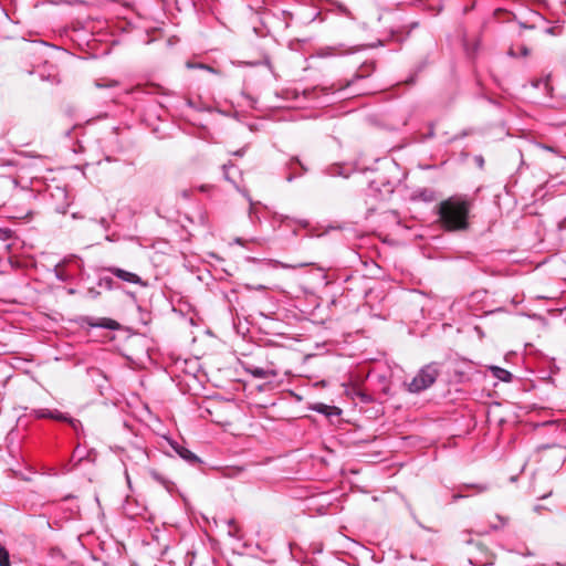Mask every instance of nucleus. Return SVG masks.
<instances>
[{
  "mask_svg": "<svg viewBox=\"0 0 566 566\" xmlns=\"http://www.w3.org/2000/svg\"><path fill=\"white\" fill-rule=\"evenodd\" d=\"M471 206L465 199L450 197L439 205V221L448 231H461L469 227V212Z\"/></svg>",
  "mask_w": 566,
  "mask_h": 566,
  "instance_id": "nucleus-1",
  "label": "nucleus"
},
{
  "mask_svg": "<svg viewBox=\"0 0 566 566\" xmlns=\"http://www.w3.org/2000/svg\"><path fill=\"white\" fill-rule=\"evenodd\" d=\"M440 375L439 364L430 363L419 369L416 376L407 385L408 391L419 394L430 388Z\"/></svg>",
  "mask_w": 566,
  "mask_h": 566,
  "instance_id": "nucleus-2",
  "label": "nucleus"
},
{
  "mask_svg": "<svg viewBox=\"0 0 566 566\" xmlns=\"http://www.w3.org/2000/svg\"><path fill=\"white\" fill-rule=\"evenodd\" d=\"M105 271L109 272L111 274H113L114 276H116L117 279H119L124 282L137 284L140 286L147 285L146 282H144L139 275H137L136 273L126 271L124 269H120L117 266H108L105 269Z\"/></svg>",
  "mask_w": 566,
  "mask_h": 566,
  "instance_id": "nucleus-3",
  "label": "nucleus"
},
{
  "mask_svg": "<svg viewBox=\"0 0 566 566\" xmlns=\"http://www.w3.org/2000/svg\"><path fill=\"white\" fill-rule=\"evenodd\" d=\"M168 443L172 451L182 460H185L187 463L191 465H196L198 463H201V460L198 455H196L192 451L187 449L185 446L180 444L177 441L168 440Z\"/></svg>",
  "mask_w": 566,
  "mask_h": 566,
  "instance_id": "nucleus-4",
  "label": "nucleus"
},
{
  "mask_svg": "<svg viewBox=\"0 0 566 566\" xmlns=\"http://www.w3.org/2000/svg\"><path fill=\"white\" fill-rule=\"evenodd\" d=\"M357 51L356 48H346L344 44L323 46L317 51L319 57H332L353 54Z\"/></svg>",
  "mask_w": 566,
  "mask_h": 566,
  "instance_id": "nucleus-5",
  "label": "nucleus"
},
{
  "mask_svg": "<svg viewBox=\"0 0 566 566\" xmlns=\"http://www.w3.org/2000/svg\"><path fill=\"white\" fill-rule=\"evenodd\" d=\"M83 322L90 327L105 328L109 331H117L119 328L118 322L107 317L95 318L92 316H86L83 318Z\"/></svg>",
  "mask_w": 566,
  "mask_h": 566,
  "instance_id": "nucleus-6",
  "label": "nucleus"
},
{
  "mask_svg": "<svg viewBox=\"0 0 566 566\" xmlns=\"http://www.w3.org/2000/svg\"><path fill=\"white\" fill-rule=\"evenodd\" d=\"M244 370L255 379L275 378L277 371L275 369H264L254 365H244Z\"/></svg>",
  "mask_w": 566,
  "mask_h": 566,
  "instance_id": "nucleus-7",
  "label": "nucleus"
},
{
  "mask_svg": "<svg viewBox=\"0 0 566 566\" xmlns=\"http://www.w3.org/2000/svg\"><path fill=\"white\" fill-rule=\"evenodd\" d=\"M353 169L345 164H333L324 169V174L329 177H349Z\"/></svg>",
  "mask_w": 566,
  "mask_h": 566,
  "instance_id": "nucleus-8",
  "label": "nucleus"
},
{
  "mask_svg": "<svg viewBox=\"0 0 566 566\" xmlns=\"http://www.w3.org/2000/svg\"><path fill=\"white\" fill-rule=\"evenodd\" d=\"M34 415L36 418L39 419H54V420H57V421H65V420H69V415L67 413H63L61 412L60 410L57 409H46V408H43V409H38V410H34Z\"/></svg>",
  "mask_w": 566,
  "mask_h": 566,
  "instance_id": "nucleus-9",
  "label": "nucleus"
},
{
  "mask_svg": "<svg viewBox=\"0 0 566 566\" xmlns=\"http://www.w3.org/2000/svg\"><path fill=\"white\" fill-rule=\"evenodd\" d=\"M311 410L316 411L326 417L339 416L342 410L335 406H328L323 402H316L311 406Z\"/></svg>",
  "mask_w": 566,
  "mask_h": 566,
  "instance_id": "nucleus-10",
  "label": "nucleus"
},
{
  "mask_svg": "<svg viewBox=\"0 0 566 566\" xmlns=\"http://www.w3.org/2000/svg\"><path fill=\"white\" fill-rule=\"evenodd\" d=\"M489 370L491 371L492 376L496 379L504 381V382H511L513 379V375L511 371L499 367V366H490Z\"/></svg>",
  "mask_w": 566,
  "mask_h": 566,
  "instance_id": "nucleus-11",
  "label": "nucleus"
},
{
  "mask_svg": "<svg viewBox=\"0 0 566 566\" xmlns=\"http://www.w3.org/2000/svg\"><path fill=\"white\" fill-rule=\"evenodd\" d=\"M375 70V66L373 63L370 64H363L360 67V71L355 74V76L352 78L350 82H348V86L355 84L357 81L368 77L371 72Z\"/></svg>",
  "mask_w": 566,
  "mask_h": 566,
  "instance_id": "nucleus-12",
  "label": "nucleus"
},
{
  "mask_svg": "<svg viewBox=\"0 0 566 566\" xmlns=\"http://www.w3.org/2000/svg\"><path fill=\"white\" fill-rule=\"evenodd\" d=\"M149 476L156 481L158 484L163 485L165 489L170 490V485L172 484L164 474L158 472L155 469L149 470Z\"/></svg>",
  "mask_w": 566,
  "mask_h": 566,
  "instance_id": "nucleus-13",
  "label": "nucleus"
},
{
  "mask_svg": "<svg viewBox=\"0 0 566 566\" xmlns=\"http://www.w3.org/2000/svg\"><path fill=\"white\" fill-rule=\"evenodd\" d=\"M222 170H223L224 179L228 180L229 182L235 185V180L232 176V171L237 170L235 166L232 163L224 164L222 166Z\"/></svg>",
  "mask_w": 566,
  "mask_h": 566,
  "instance_id": "nucleus-14",
  "label": "nucleus"
},
{
  "mask_svg": "<svg viewBox=\"0 0 566 566\" xmlns=\"http://www.w3.org/2000/svg\"><path fill=\"white\" fill-rule=\"evenodd\" d=\"M0 566H11L10 554L2 545H0Z\"/></svg>",
  "mask_w": 566,
  "mask_h": 566,
  "instance_id": "nucleus-15",
  "label": "nucleus"
},
{
  "mask_svg": "<svg viewBox=\"0 0 566 566\" xmlns=\"http://www.w3.org/2000/svg\"><path fill=\"white\" fill-rule=\"evenodd\" d=\"M334 6H335V8H336V11H337L339 14L345 15V17H347V18H349V19H352V20H354V19H355V18H354V15H353V13L350 12V10H349L345 4H343V3H340V2H334Z\"/></svg>",
  "mask_w": 566,
  "mask_h": 566,
  "instance_id": "nucleus-16",
  "label": "nucleus"
},
{
  "mask_svg": "<svg viewBox=\"0 0 566 566\" xmlns=\"http://www.w3.org/2000/svg\"><path fill=\"white\" fill-rule=\"evenodd\" d=\"M64 422H67L77 434L83 431V424L78 419L69 416V420H65Z\"/></svg>",
  "mask_w": 566,
  "mask_h": 566,
  "instance_id": "nucleus-17",
  "label": "nucleus"
},
{
  "mask_svg": "<svg viewBox=\"0 0 566 566\" xmlns=\"http://www.w3.org/2000/svg\"><path fill=\"white\" fill-rule=\"evenodd\" d=\"M535 147L539 148V149H543V150H547L549 153H553L554 155L556 156H560V151L558 148L554 147V146H549V145H546V144H543V143H535L534 144Z\"/></svg>",
  "mask_w": 566,
  "mask_h": 566,
  "instance_id": "nucleus-18",
  "label": "nucleus"
},
{
  "mask_svg": "<svg viewBox=\"0 0 566 566\" xmlns=\"http://www.w3.org/2000/svg\"><path fill=\"white\" fill-rule=\"evenodd\" d=\"M417 197L424 201H431L433 199V191L430 189H421L417 192Z\"/></svg>",
  "mask_w": 566,
  "mask_h": 566,
  "instance_id": "nucleus-19",
  "label": "nucleus"
},
{
  "mask_svg": "<svg viewBox=\"0 0 566 566\" xmlns=\"http://www.w3.org/2000/svg\"><path fill=\"white\" fill-rule=\"evenodd\" d=\"M13 235V231L10 228L0 227V240L7 241L11 239Z\"/></svg>",
  "mask_w": 566,
  "mask_h": 566,
  "instance_id": "nucleus-20",
  "label": "nucleus"
},
{
  "mask_svg": "<svg viewBox=\"0 0 566 566\" xmlns=\"http://www.w3.org/2000/svg\"><path fill=\"white\" fill-rule=\"evenodd\" d=\"M116 85H117L116 81H98V82H96L97 87H113Z\"/></svg>",
  "mask_w": 566,
  "mask_h": 566,
  "instance_id": "nucleus-21",
  "label": "nucleus"
},
{
  "mask_svg": "<svg viewBox=\"0 0 566 566\" xmlns=\"http://www.w3.org/2000/svg\"><path fill=\"white\" fill-rule=\"evenodd\" d=\"M187 67L188 69H195V67H198V69H206L208 71H212V67L208 66V65H205V64H201V63H192V62H187Z\"/></svg>",
  "mask_w": 566,
  "mask_h": 566,
  "instance_id": "nucleus-22",
  "label": "nucleus"
},
{
  "mask_svg": "<svg viewBox=\"0 0 566 566\" xmlns=\"http://www.w3.org/2000/svg\"><path fill=\"white\" fill-rule=\"evenodd\" d=\"M99 286H106L107 289H112L113 286V280L111 277H101L99 279Z\"/></svg>",
  "mask_w": 566,
  "mask_h": 566,
  "instance_id": "nucleus-23",
  "label": "nucleus"
},
{
  "mask_svg": "<svg viewBox=\"0 0 566 566\" xmlns=\"http://www.w3.org/2000/svg\"><path fill=\"white\" fill-rule=\"evenodd\" d=\"M249 216H250V219L253 221L254 219H258L259 220V217L256 216V213L254 212L253 210V203L251 202V207H250V212H249Z\"/></svg>",
  "mask_w": 566,
  "mask_h": 566,
  "instance_id": "nucleus-24",
  "label": "nucleus"
},
{
  "mask_svg": "<svg viewBox=\"0 0 566 566\" xmlns=\"http://www.w3.org/2000/svg\"><path fill=\"white\" fill-rule=\"evenodd\" d=\"M228 534H229L231 537H239V536H238V530H237V526H235V527H229Z\"/></svg>",
  "mask_w": 566,
  "mask_h": 566,
  "instance_id": "nucleus-25",
  "label": "nucleus"
},
{
  "mask_svg": "<svg viewBox=\"0 0 566 566\" xmlns=\"http://www.w3.org/2000/svg\"><path fill=\"white\" fill-rule=\"evenodd\" d=\"M247 289L248 290H258V291H263L265 290V286L264 285H258V286H251V285H247Z\"/></svg>",
  "mask_w": 566,
  "mask_h": 566,
  "instance_id": "nucleus-26",
  "label": "nucleus"
},
{
  "mask_svg": "<svg viewBox=\"0 0 566 566\" xmlns=\"http://www.w3.org/2000/svg\"><path fill=\"white\" fill-rule=\"evenodd\" d=\"M245 154V148H241L233 153L234 156L242 157Z\"/></svg>",
  "mask_w": 566,
  "mask_h": 566,
  "instance_id": "nucleus-27",
  "label": "nucleus"
},
{
  "mask_svg": "<svg viewBox=\"0 0 566 566\" xmlns=\"http://www.w3.org/2000/svg\"><path fill=\"white\" fill-rule=\"evenodd\" d=\"M521 54H522V55H524V56H526V55H528V54H530V50H528L526 46H522V48H521Z\"/></svg>",
  "mask_w": 566,
  "mask_h": 566,
  "instance_id": "nucleus-28",
  "label": "nucleus"
},
{
  "mask_svg": "<svg viewBox=\"0 0 566 566\" xmlns=\"http://www.w3.org/2000/svg\"><path fill=\"white\" fill-rule=\"evenodd\" d=\"M271 262H272L275 266H281V268H284V269H285V268H290L289 265L283 264V263H281L280 261H271Z\"/></svg>",
  "mask_w": 566,
  "mask_h": 566,
  "instance_id": "nucleus-29",
  "label": "nucleus"
},
{
  "mask_svg": "<svg viewBox=\"0 0 566 566\" xmlns=\"http://www.w3.org/2000/svg\"><path fill=\"white\" fill-rule=\"evenodd\" d=\"M99 223H101V226H102L103 228L107 229V227H108V222H107V220H106L105 218H102V219L99 220Z\"/></svg>",
  "mask_w": 566,
  "mask_h": 566,
  "instance_id": "nucleus-30",
  "label": "nucleus"
},
{
  "mask_svg": "<svg viewBox=\"0 0 566 566\" xmlns=\"http://www.w3.org/2000/svg\"><path fill=\"white\" fill-rule=\"evenodd\" d=\"M360 398H361V401H364V402H368L370 400L369 396L366 394H361Z\"/></svg>",
  "mask_w": 566,
  "mask_h": 566,
  "instance_id": "nucleus-31",
  "label": "nucleus"
},
{
  "mask_svg": "<svg viewBox=\"0 0 566 566\" xmlns=\"http://www.w3.org/2000/svg\"><path fill=\"white\" fill-rule=\"evenodd\" d=\"M462 497H464V495L460 494V493L453 494V496H452L453 501H458L459 499H462Z\"/></svg>",
  "mask_w": 566,
  "mask_h": 566,
  "instance_id": "nucleus-32",
  "label": "nucleus"
},
{
  "mask_svg": "<svg viewBox=\"0 0 566 566\" xmlns=\"http://www.w3.org/2000/svg\"><path fill=\"white\" fill-rule=\"evenodd\" d=\"M228 526H229V527H235V522H234V520H233V518H230V520L228 521Z\"/></svg>",
  "mask_w": 566,
  "mask_h": 566,
  "instance_id": "nucleus-33",
  "label": "nucleus"
},
{
  "mask_svg": "<svg viewBox=\"0 0 566 566\" xmlns=\"http://www.w3.org/2000/svg\"><path fill=\"white\" fill-rule=\"evenodd\" d=\"M234 242H235L237 244H240V245H243V243H244L243 239H241V238H235V239H234Z\"/></svg>",
  "mask_w": 566,
  "mask_h": 566,
  "instance_id": "nucleus-34",
  "label": "nucleus"
},
{
  "mask_svg": "<svg viewBox=\"0 0 566 566\" xmlns=\"http://www.w3.org/2000/svg\"><path fill=\"white\" fill-rule=\"evenodd\" d=\"M187 106L195 107L193 102L191 99L186 101Z\"/></svg>",
  "mask_w": 566,
  "mask_h": 566,
  "instance_id": "nucleus-35",
  "label": "nucleus"
},
{
  "mask_svg": "<svg viewBox=\"0 0 566 566\" xmlns=\"http://www.w3.org/2000/svg\"><path fill=\"white\" fill-rule=\"evenodd\" d=\"M125 475H126V481H127L128 485H130V479H129V475H128L127 471H125Z\"/></svg>",
  "mask_w": 566,
  "mask_h": 566,
  "instance_id": "nucleus-36",
  "label": "nucleus"
},
{
  "mask_svg": "<svg viewBox=\"0 0 566 566\" xmlns=\"http://www.w3.org/2000/svg\"><path fill=\"white\" fill-rule=\"evenodd\" d=\"M56 279H59L60 281H64L65 280L59 272H56Z\"/></svg>",
  "mask_w": 566,
  "mask_h": 566,
  "instance_id": "nucleus-37",
  "label": "nucleus"
},
{
  "mask_svg": "<svg viewBox=\"0 0 566 566\" xmlns=\"http://www.w3.org/2000/svg\"><path fill=\"white\" fill-rule=\"evenodd\" d=\"M293 179H294V176H293V175H289V176L286 177V180H287L289 182H291Z\"/></svg>",
  "mask_w": 566,
  "mask_h": 566,
  "instance_id": "nucleus-38",
  "label": "nucleus"
},
{
  "mask_svg": "<svg viewBox=\"0 0 566 566\" xmlns=\"http://www.w3.org/2000/svg\"><path fill=\"white\" fill-rule=\"evenodd\" d=\"M478 164H479L480 166H482V165H483V158H482V157H479V158H478Z\"/></svg>",
  "mask_w": 566,
  "mask_h": 566,
  "instance_id": "nucleus-39",
  "label": "nucleus"
},
{
  "mask_svg": "<svg viewBox=\"0 0 566 566\" xmlns=\"http://www.w3.org/2000/svg\"><path fill=\"white\" fill-rule=\"evenodd\" d=\"M474 486H475V488H478L479 492H482V491H484V490H485V488H484V486H478V485H474Z\"/></svg>",
  "mask_w": 566,
  "mask_h": 566,
  "instance_id": "nucleus-40",
  "label": "nucleus"
},
{
  "mask_svg": "<svg viewBox=\"0 0 566 566\" xmlns=\"http://www.w3.org/2000/svg\"><path fill=\"white\" fill-rule=\"evenodd\" d=\"M432 136H433V130L431 129V130L429 132V137H432Z\"/></svg>",
  "mask_w": 566,
  "mask_h": 566,
  "instance_id": "nucleus-41",
  "label": "nucleus"
},
{
  "mask_svg": "<svg viewBox=\"0 0 566 566\" xmlns=\"http://www.w3.org/2000/svg\"><path fill=\"white\" fill-rule=\"evenodd\" d=\"M471 542H472L471 538L465 539L467 544H471Z\"/></svg>",
  "mask_w": 566,
  "mask_h": 566,
  "instance_id": "nucleus-42",
  "label": "nucleus"
},
{
  "mask_svg": "<svg viewBox=\"0 0 566 566\" xmlns=\"http://www.w3.org/2000/svg\"><path fill=\"white\" fill-rule=\"evenodd\" d=\"M78 450H80V446L76 447L74 453L78 452Z\"/></svg>",
  "mask_w": 566,
  "mask_h": 566,
  "instance_id": "nucleus-43",
  "label": "nucleus"
},
{
  "mask_svg": "<svg viewBox=\"0 0 566 566\" xmlns=\"http://www.w3.org/2000/svg\"><path fill=\"white\" fill-rule=\"evenodd\" d=\"M11 434H12V432H10V433L7 436V440H9V439H10Z\"/></svg>",
  "mask_w": 566,
  "mask_h": 566,
  "instance_id": "nucleus-44",
  "label": "nucleus"
}]
</instances>
